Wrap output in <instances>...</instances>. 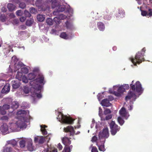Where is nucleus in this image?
Returning <instances> with one entry per match:
<instances>
[{
	"mask_svg": "<svg viewBox=\"0 0 152 152\" xmlns=\"http://www.w3.org/2000/svg\"><path fill=\"white\" fill-rule=\"evenodd\" d=\"M21 79V81H22L23 83H26L28 82V79L25 75H23Z\"/></svg>",
	"mask_w": 152,
	"mask_h": 152,
	"instance_id": "38",
	"label": "nucleus"
},
{
	"mask_svg": "<svg viewBox=\"0 0 152 152\" xmlns=\"http://www.w3.org/2000/svg\"><path fill=\"white\" fill-rule=\"evenodd\" d=\"M133 83L134 81L133 80L132 82V84L130 85L131 89L133 91H136L137 92L139 93L143 91L141 85L139 81H137L134 84H133Z\"/></svg>",
	"mask_w": 152,
	"mask_h": 152,
	"instance_id": "6",
	"label": "nucleus"
},
{
	"mask_svg": "<svg viewBox=\"0 0 152 152\" xmlns=\"http://www.w3.org/2000/svg\"><path fill=\"white\" fill-rule=\"evenodd\" d=\"M110 132L112 135H115L120 130V127L115 124L114 121H112L110 124Z\"/></svg>",
	"mask_w": 152,
	"mask_h": 152,
	"instance_id": "7",
	"label": "nucleus"
},
{
	"mask_svg": "<svg viewBox=\"0 0 152 152\" xmlns=\"http://www.w3.org/2000/svg\"><path fill=\"white\" fill-rule=\"evenodd\" d=\"M35 12H37V10H30V12L31 13H34Z\"/></svg>",
	"mask_w": 152,
	"mask_h": 152,
	"instance_id": "60",
	"label": "nucleus"
},
{
	"mask_svg": "<svg viewBox=\"0 0 152 152\" xmlns=\"http://www.w3.org/2000/svg\"><path fill=\"white\" fill-rule=\"evenodd\" d=\"M26 6V4L24 2L20 3L19 5V7L22 9H24Z\"/></svg>",
	"mask_w": 152,
	"mask_h": 152,
	"instance_id": "46",
	"label": "nucleus"
},
{
	"mask_svg": "<svg viewBox=\"0 0 152 152\" xmlns=\"http://www.w3.org/2000/svg\"><path fill=\"white\" fill-rule=\"evenodd\" d=\"M3 108H4L6 110L10 108V106L8 104H5L2 107Z\"/></svg>",
	"mask_w": 152,
	"mask_h": 152,
	"instance_id": "48",
	"label": "nucleus"
},
{
	"mask_svg": "<svg viewBox=\"0 0 152 152\" xmlns=\"http://www.w3.org/2000/svg\"><path fill=\"white\" fill-rule=\"evenodd\" d=\"M27 114V112L25 110H21L18 111L17 115L21 117L20 120H19L16 122V125L20 129L23 128L26 126V119L25 116Z\"/></svg>",
	"mask_w": 152,
	"mask_h": 152,
	"instance_id": "4",
	"label": "nucleus"
},
{
	"mask_svg": "<svg viewBox=\"0 0 152 152\" xmlns=\"http://www.w3.org/2000/svg\"><path fill=\"white\" fill-rule=\"evenodd\" d=\"M46 22L47 24L50 26L52 25L53 23V20L50 18H48L46 20Z\"/></svg>",
	"mask_w": 152,
	"mask_h": 152,
	"instance_id": "29",
	"label": "nucleus"
},
{
	"mask_svg": "<svg viewBox=\"0 0 152 152\" xmlns=\"http://www.w3.org/2000/svg\"><path fill=\"white\" fill-rule=\"evenodd\" d=\"M17 142L14 140H10V144L13 146H15L17 144Z\"/></svg>",
	"mask_w": 152,
	"mask_h": 152,
	"instance_id": "45",
	"label": "nucleus"
},
{
	"mask_svg": "<svg viewBox=\"0 0 152 152\" xmlns=\"http://www.w3.org/2000/svg\"><path fill=\"white\" fill-rule=\"evenodd\" d=\"M44 77L42 75H39L35 80L31 81L30 84L32 86L35 91H40L41 89V86L39 84H44Z\"/></svg>",
	"mask_w": 152,
	"mask_h": 152,
	"instance_id": "2",
	"label": "nucleus"
},
{
	"mask_svg": "<svg viewBox=\"0 0 152 152\" xmlns=\"http://www.w3.org/2000/svg\"><path fill=\"white\" fill-rule=\"evenodd\" d=\"M18 60V59L15 56H14L12 58V62H13L15 64V66H16V64Z\"/></svg>",
	"mask_w": 152,
	"mask_h": 152,
	"instance_id": "36",
	"label": "nucleus"
},
{
	"mask_svg": "<svg viewBox=\"0 0 152 152\" xmlns=\"http://www.w3.org/2000/svg\"><path fill=\"white\" fill-rule=\"evenodd\" d=\"M128 109L130 110H132V106H130L129 107H128Z\"/></svg>",
	"mask_w": 152,
	"mask_h": 152,
	"instance_id": "62",
	"label": "nucleus"
},
{
	"mask_svg": "<svg viewBox=\"0 0 152 152\" xmlns=\"http://www.w3.org/2000/svg\"><path fill=\"white\" fill-rule=\"evenodd\" d=\"M1 119L3 120H7L8 119V117L6 116H4L1 117Z\"/></svg>",
	"mask_w": 152,
	"mask_h": 152,
	"instance_id": "54",
	"label": "nucleus"
},
{
	"mask_svg": "<svg viewBox=\"0 0 152 152\" xmlns=\"http://www.w3.org/2000/svg\"><path fill=\"white\" fill-rule=\"evenodd\" d=\"M99 138L101 139L103 137L107 138L109 136V130L108 128L103 129L102 132H100L98 135Z\"/></svg>",
	"mask_w": 152,
	"mask_h": 152,
	"instance_id": "8",
	"label": "nucleus"
},
{
	"mask_svg": "<svg viewBox=\"0 0 152 152\" xmlns=\"http://www.w3.org/2000/svg\"><path fill=\"white\" fill-rule=\"evenodd\" d=\"M65 24L66 28L68 29L71 28L72 26V24L69 22L68 21H67L65 22Z\"/></svg>",
	"mask_w": 152,
	"mask_h": 152,
	"instance_id": "31",
	"label": "nucleus"
},
{
	"mask_svg": "<svg viewBox=\"0 0 152 152\" xmlns=\"http://www.w3.org/2000/svg\"><path fill=\"white\" fill-rule=\"evenodd\" d=\"M96 145L98 146L99 151H105L104 143H103L102 144L100 145H99L98 143H97Z\"/></svg>",
	"mask_w": 152,
	"mask_h": 152,
	"instance_id": "24",
	"label": "nucleus"
},
{
	"mask_svg": "<svg viewBox=\"0 0 152 152\" xmlns=\"http://www.w3.org/2000/svg\"><path fill=\"white\" fill-rule=\"evenodd\" d=\"M12 86L13 89H17L20 86L19 81L12 80Z\"/></svg>",
	"mask_w": 152,
	"mask_h": 152,
	"instance_id": "17",
	"label": "nucleus"
},
{
	"mask_svg": "<svg viewBox=\"0 0 152 152\" xmlns=\"http://www.w3.org/2000/svg\"><path fill=\"white\" fill-rule=\"evenodd\" d=\"M27 148L30 151H31L33 150L34 148L32 146L31 142H30L28 144Z\"/></svg>",
	"mask_w": 152,
	"mask_h": 152,
	"instance_id": "35",
	"label": "nucleus"
},
{
	"mask_svg": "<svg viewBox=\"0 0 152 152\" xmlns=\"http://www.w3.org/2000/svg\"><path fill=\"white\" fill-rule=\"evenodd\" d=\"M44 152H57V149L52 150L51 148L48 146L44 151Z\"/></svg>",
	"mask_w": 152,
	"mask_h": 152,
	"instance_id": "21",
	"label": "nucleus"
},
{
	"mask_svg": "<svg viewBox=\"0 0 152 152\" xmlns=\"http://www.w3.org/2000/svg\"><path fill=\"white\" fill-rule=\"evenodd\" d=\"M108 99L109 100V101H112L114 99L113 97L112 96H109L108 97Z\"/></svg>",
	"mask_w": 152,
	"mask_h": 152,
	"instance_id": "56",
	"label": "nucleus"
},
{
	"mask_svg": "<svg viewBox=\"0 0 152 152\" xmlns=\"http://www.w3.org/2000/svg\"><path fill=\"white\" fill-rule=\"evenodd\" d=\"M0 130L2 133L4 135L9 133L8 127L7 125L6 124H4L1 126Z\"/></svg>",
	"mask_w": 152,
	"mask_h": 152,
	"instance_id": "11",
	"label": "nucleus"
},
{
	"mask_svg": "<svg viewBox=\"0 0 152 152\" xmlns=\"http://www.w3.org/2000/svg\"><path fill=\"white\" fill-rule=\"evenodd\" d=\"M145 50V48H143L142 50V53L140 52H138L136 54L134 58L132 57H131L129 58V60L131 61L134 66H136L137 63L140 64L144 60L143 57Z\"/></svg>",
	"mask_w": 152,
	"mask_h": 152,
	"instance_id": "3",
	"label": "nucleus"
},
{
	"mask_svg": "<svg viewBox=\"0 0 152 152\" xmlns=\"http://www.w3.org/2000/svg\"><path fill=\"white\" fill-rule=\"evenodd\" d=\"M19 105L18 102L15 101L13 102L11 104V108L12 109V112L14 110L17 109L19 107Z\"/></svg>",
	"mask_w": 152,
	"mask_h": 152,
	"instance_id": "16",
	"label": "nucleus"
},
{
	"mask_svg": "<svg viewBox=\"0 0 152 152\" xmlns=\"http://www.w3.org/2000/svg\"><path fill=\"white\" fill-rule=\"evenodd\" d=\"M118 121L121 126L122 125L124 122V121L120 117H118Z\"/></svg>",
	"mask_w": 152,
	"mask_h": 152,
	"instance_id": "33",
	"label": "nucleus"
},
{
	"mask_svg": "<svg viewBox=\"0 0 152 152\" xmlns=\"http://www.w3.org/2000/svg\"><path fill=\"white\" fill-rule=\"evenodd\" d=\"M35 143H38L39 144H42L45 141V137L43 136H37L35 137L34 140Z\"/></svg>",
	"mask_w": 152,
	"mask_h": 152,
	"instance_id": "10",
	"label": "nucleus"
},
{
	"mask_svg": "<svg viewBox=\"0 0 152 152\" xmlns=\"http://www.w3.org/2000/svg\"><path fill=\"white\" fill-rule=\"evenodd\" d=\"M111 112L110 110L109 109L106 108L104 111V114L105 115L110 114Z\"/></svg>",
	"mask_w": 152,
	"mask_h": 152,
	"instance_id": "44",
	"label": "nucleus"
},
{
	"mask_svg": "<svg viewBox=\"0 0 152 152\" xmlns=\"http://www.w3.org/2000/svg\"><path fill=\"white\" fill-rule=\"evenodd\" d=\"M22 73L20 72H18L16 75V78L19 80L21 81V78L23 76Z\"/></svg>",
	"mask_w": 152,
	"mask_h": 152,
	"instance_id": "22",
	"label": "nucleus"
},
{
	"mask_svg": "<svg viewBox=\"0 0 152 152\" xmlns=\"http://www.w3.org/2000/svg\"><path fill=\"white\" fill-rule=\"evenodd\" d=\"M61 119L64 123L68 124H73L74 120V119L71 118L64 115L62 116Z\"/></svg>",
	"mask_w": 152,
	"mask_h": 152,
	"instance_id": "9",
	"label": "nucleus"
},
{
	"mask_svg": "<svg viewBox=\"0 0 152 152\" xmlns=\"http://www.w3.org/2000/svg\"><path fill=\"white\" fill-rule=\"evenodd\" d=\"M97 27L101 31H103L105 29L104 24L102 22H98L97 24Z\"/></svg>",
	"mask_w": 152,
	"mask_h": 152,
	"instance_id": "18",
	"label": "nucleus"
},
{
	"mask_svg": "<svg viewBox=\"0 0 152 152\" xmlns=\"http://www.w3.org/2000/svg\"><path fill=\"white\" fill-rule=\"evenodd\" d=\"M126 89H128L129 88V86L128 84H125L124 86H123Z\"/></svg>",
	"mask_w": 152,
	"mask_h": 152,
	"instance_id": "58",
	"label": "nucleus"
},
{
	"mask_svg": "<svg viewBox=\"0 0 152 152\" xmlns=\"http://www.w3.org/2000/svg\"><path fill=\"white\" fill-rule=\"evenodd\" d=\"M7 19V17L4 14H1L0 13V20L2 22H5Z\"/></svg>",
	"mask_w": 152,
	"mask_h": 152,
	"instance_id": "28",
	"label": "nucleus"
},
{
	"mask_svg": "<svg viewBox=\"0 0 152 152\" xmlns=\"http://www.w3.org/2000/svg\"><path fill=\"white\" fill-rule=\"evenodd\" d=\"M19 144L21 147L23 148L25 145V142L24 140L20 141L19 142Z\"/></svg>",
	"mask_w": 152,
	"mask_h": 152,
	"instance_id": "41",
	"label": "nucleus"
},
{
	"mask_svg": "<svg viewBox=\"0 0 152 152\" xmlns=\"http://www.w3.org/2000/svg\"><path fill=\"white\" fill-rule=\"evenodd\" d=\"M101 104L103 106L108 107L110 106L112 104L109 102V100L107 99H105L102 100Z\"/></svg>",
	"mask_w": 152,
	"mask_h": 152,
	"instance_id": "15",
	"label": "nucleus"
},
{
	"mask_svg": "<svg viewBox=\"0 0 152 152\" xmlns=\"http://www.w3.org/2000/svg\"><path fill=\"white\" fill-rule=\"evenodd\" d=\"M21 71L22 73L26 74L28 72V69L26 67H23L21 68Z\"/></svg>",
	"mask_w": 152,
	"mask_h": 152,
	"instance_id": "30",
	"label": "nucleus"
},
{
	"mask_svg": "<svg viewBox=\"0 0 152 152\" xmlns=\"http://www.w3.org/2000/svg\"><path fill=\"white\" fill-rule=\"evenodd\" d=\"M47 126L45 125H42L41 126V131L43 135H46L47 134V132L45 128L47 127Z\"/></svg>",
	"mask_w": 152,
	"mask_h": 152,
	"instance_id": "20",
	"label": "nucleus"
},
{
	"mask_svg": "<svg viewBox=\"0 0 152 152\" xmlns=\"http://www.w3.org/2000/svg\"><path fill=\"white\" fill-rule=\"evenodd\" d=\"M30 10H35V9L34 8V7H31L30 8Z\"/></svg>",
	"mask_w": 152,
	"mask_h": 152,
	"instance_id": "64",
	"label": "nucleus"
},
{
	"mask_svg": "<svg viewBox=\"0 0 152 152\" xmlns=\"http://www.w3.org/2000/svg\"><path fill=\"white\" fill-rule=\"evenodd\" d=\"M10 91V85H5L1 91L2 93L5 94L8 93Z\"/></svg>",
	"mask_w": 152,
	"mask_h": 152,
	"instance_id": "19",
	"label": "nucleus"
},
{
	"mask_svg": "<svg viewBox=\"0 0 152 152\" xmlns=\"http://www.w3.org/2000/svg\"><path fill=\"white\" fill-rule=\"evenodd\" d=\"M64 10H56V11H54L53 12V14L55 15H58L59 12H63Z\"/></svg>",
	"mask_w": 152,
	"mask_h": 152,
	"instance_id": "47",
	"label": "nucleus"
},
{
	"mask_svg": "<svg viewBox=\"0 0 152 152\" xmlns=\"http://www.w3.org/2000/svg\"><path fill=\"white\" fill-rule=\"evenodd\" d=\"M37 18L38 21L42 22L45 19V17L42 15L38 14L37 16Z\"/></svg>",
	"mask_w": 152,
	"mask_h": 152,
	"instance_id": "26",
	"label": "nucleus"
},
{
	"mask_svg": "<svg viewBox=\"0 0 152 152\" xmlns=\"http://www.w3.org/2000/svg\"><path fill=\"white\" fill-rule=\"evenodd\" d=\"M53 20L54 22L57 24H59L60 23V20L59 18L57 17H55L54 18Z\"/></svg>",
	"mask_w": 152,
	"mask_h": 152,
	"instance_id": "40",
	"label": "nucleus"
},
{
	"mask_svg": "<svg viewBox=\"0 0 152 152\" xmlns=\"http://www.w3.org/2000/svg\"><path fill=\"white\" fill-rule=\"evenodd\" d=\"M141 15L143 16H146L148 17L152 16V10H141Z\"/></svg>",
	"mask_w": 152,
	"mask_h": 152,
	"instance_id": "13",
	"label": "nucleus"
},
{
	"mask_svg": "<svg viewBox=\"0 0 152 152\" xmlns=\"http://www.w3.org/2000/svg\"><path fill=\"white\" fill-rule=\"evenodd\" d=\"M24 14L26 17H30L31 16V14L27 10H24Z\"/></svg>",
	"mask_w": 152,
	"mask_h": 152,
	"instance_id": "39",
	"label": "nucleus"
},
{
	"mask_svg": "<svg viewBox=\"0 0 152 152\" xmlns=\"http://www.w3.org/2000/svg\"><path fill=\"white\" fill-rule=\"evenodd\" d=\"M119 113L121 116L127 119L129 116L128 113L127 112L125 108L123 107L119 111Z\"/></svg>",
	"mask_w": 152,
	"mask_h": 152,
	"instance_id": "12",
	"label": "nucleus"
},
{
	"mask_svg": "<svg viewBox=\"0 0 152 152\" xmlns=\"http://www.w3.org/2000/svg\"><path fill=\"white\" fill-rule=\"evenodd\" d=\"M52 8H56L58 10H71L69 5H60V2L57 0H52L51 3Z\"/></svg>",
	"mask_w": 152,
	"mask_h": 152,
	"instance_id": "5",
	"label": "nucleus"
},
{
	"mask_svg": "<svg viewBox=\"0 0 152 152\" xmlns=\"http://www.w3.org/2000/svg\"><path fill=\"white\" fill-rule=\"evenodd\" d=\"M64 131L65 132L68 133L62 139V142L65 145L64 150L62 152H70L72 149V145H69L71 142L70 140L71 138H68L67 136H73L75 134V131L73 127L71 126H69L66 127H64Z\"/></svg>",
	"mask_w": 152,
	"mask_h": 152,
	"instance_id": "1",
	"label": "nucleus"
},
{
	"mask_svg": "<svg viewBox=\"0 0 152 152\" xmlns=\"http://www.w3.org/2000/svg\"><path fill=\"white\" fill-rule=\"evenodd\" d=\"M0 112L2 115H5L6 113V110L4 108H3L1 106H0Z\"/></svg>",
	"mask_w": 152,
	"mask_h": 152,
	"instance_id": "37",
	"label": "nucleus"
},
{
	"mask_svg": "<svg viewBox=\"0 0 152 152\" xmlns=\"http://www.w3.org/2000/svg\"><path fill=\"white\" fill-rule=\"evenodd\" d=\"M36 75L34 73H29L28 75V78L29 80H31L34 79Z\"/></svg>",
	"mask_w": 152,
	"mask_h": 152,
	"instance_id": "27",
	"label": "nucleus"
},
{
	"mask_svg": "<svg viewBox=\"0 0 152 152\" xmlns=\"http://www.w3.org/2000/svg\"><path fill=\"white\" fill-rule=\"evenodd\" d=\"M24 64L21 62H19L17 64V66L18 67L17 69H18L19 68L22 67L24 66Z\"/></svg>",
	"mask_w": 152,
	"mask_h": 152,
	"instance_id": "43",
	"label": "nucleus"
},
{
	"mask_svg": "<svg viewBox=\"0 0 152 152\" xmlns=\"http://www.w3.org/2000/svg\"><path fill=\"white\" fill-rule=\"evenodd\" d=\"M34 22V20L33 19L30 18L28 19L26 23V25L28 26H31Z\"/></svg>",
	"mask_w": 152,
	"mask_h": 152,
	"instance_id": "23",
	"label": "nucleus"
},
{
	"mask_svg": "<svg viewBox=\"0 0 152 152\" xmlns=\"http://www.w3.org/2000/svg\"><path fill=\"white\" fill-rule=\"evenodd\" d=\"M17 15L18 16H21L22 14V10H18L16 12Z\"/></svg>",
	"mask_w": 152,
	"mask_h": 152,
	"instance_id": "50",
	"label": "nucleus"
},
{
	"mask_svg": "<svg viewBox=\"0 0 152 152\" xmlns=\"http://www.w3.org/2000/svg\"><path fill=\"white\" fill-rule=\"evenodd\" d=\"M57 148L59 150H61L62 149L63 147L61 144L60 143H59L57 146Z\"/></svg>",
	"mask_w": 152,
	"mask_h": 152,
	"instance_id": "52",
	"label": "nucleus"
},
{
	"mask_svg": "<svg viewBox=\"0 0 152 152\" xmlns=\"http://www.w3.org/2000/svg\"><path fill=\"white\" fill-rule=\"evenodd\" d=\"M23 91L26 94H28L29 93V90L28 87L25 86L23 89Z\"/></svg>",
	"mask_w": 152,
	"mask_h": 152,
	"instance_id": "42",
	"label": "nucleus"
},
{
	"mask_svg": "<svg viewBox=\"0 0 152 152\" xmlns=\"http://www.w3.org/2000/svg\"><path fill=\"white\" fill-rule=\"evenodd\" d=\"M14 22H15V23L16 24H17L18 23V19H15L14 20Z\"/></svg>",
	"mask_w": 152,
	"mask_h": 152,
	"instance_id": "59",
	"label": "nucleus"
},
{
	"mask_svg": "<svg viewBox=\"0 0 152 152\" xmlns=\"http://www.w3.org/2000/svg\"><path fill=\"white\" fill-rule=\"evenodd\" d=\"M97 137L96 136H94L92 137L91 140V141L92 142H96L97 141Z\"/></svg>",
	"mask_w": 152,
	"mask_h": 152,
	"instance_id": "51",
	"label": "nucleus"
},
{
	"mask_svg": "<svg viewBox=\"0 0 152 152\" xmlns=\"http://www.w3.org/2000/svg\"><path fill=\"white\" fill-rule=\"evenodd\" d=\"M134 91H130L128 93V95H127L125 97L126 100L128 99H130L131 98L134 97L136 99V95L134 92Z\"/></svg>",
	"mask_w": 152,
	"mask_h": 152,
	"instance_id": "14",
	"label": "nucleus"
},
{
	"mask_svg": "<svg viewBox=\"0 0 152 152\" xmlns=\"http://www.w3.org/2000/svg\"><path fill=\"white\" fill-rule=\"evenodd\" d=\"M4 152H10V148L5 147L4 149Z\"/></svg>",
	"mask_w": 152,
	"mask_h": 152,
	"instance_id": "53",
	"label": "nucleus"
},
{
	"mask_svg": "<svg viewBox=\"0 0 152 152\" xmlns=\"http://www.w3.org/2000/svg\"><path fill=\"white\" fill-rule=\"evenodd\" d=\"M60 15L62 17H63V18H62L63 19H64L66 17V16L64 15L63 14H61V15Z\"/></svg>",
	"mask_w": 152,
	"mask_h": 152,
	"instance_id": "61",
	"label": "nucleus"
},
{
	"mask_svg": "<svg viewBox=\"0 0 152 152\" xmlns=\"http://www.w3.org/2000/svg\"><path fill=\"white\" fill-rule=\"evenodd\" d=\"M126 88L123 86H120L118 90V91L120 93H122L125 91Z\"/></svg>",
	"mask_w": 152,
	"mask_h": 152,
	"instance_id": "25",
	"label": "nucleus"
},
{
	"mask_svg": "<svg viewBox=\"0 0 152 152\" xmlns=\"http://www.w3.org/2000/svg\"><path fill=\"white\" fill-rule=\"evenodd\" d=\"M112 117L111 115H109L106 116L105 118L101 117V119L102 121L108 120L111 119L112 118Z\"/></svg>",
	"mask_w": 152,
	"mask_h": 152,
	"instance_id": "32",
	"label": "nucleus"
},
{
	"mask_svg": "<svg viewBox=\"0 0 152 152\" xmlns=\"http://www.w3.org/2000/svg\"><path fill=\"white\" fill-rule=\"evenodd\" d=\"M36 94L38 98H40L42 97V95L40 93H37Z\"/></svg>",
	"mask_w": 152,
	"mask_h": 152,
	"instance_id": "57",
	"label": "nucleus"
},
{
	"mask_svg": "<svg viewBox=\"0 0 152 152\" xmlns=\"http://www.w3.org/2000/svg\"><path fill=\"white\" fill-rule=\"evenodd\" d=\"M91 152H98L97 148L95 146H93L91 150Z\"/></svg>",
	"mask_w": 152,
	"mask_h": 152,
	"instance_id": "49",
	"label": "nucleus"
},
{
	"mask_svg": "<svg viewBox=\"0 0 152 152\" xmlns=\"http://www.w3.org/2000/svg\"><path fill=\"white\" fill-rule=\"evenodd\" d=\"M60 37H61L65 39H66L68 38L67 34L65 32H62L60 34Z\"/></svg>",
	"mask_w": 152,
	"mask_h": 152,
	"instance_id": "34",
	"label": "nucleus"
},
{
	"mask_svg": "<svg viewBox=\"0 0 152 152\" xmlns=\"http://www.w3.org/2000/svg\"><path fill=\"white\" fill-rule=\"evenodd\" d=\"M113 50L115 51V50H116L117 49V48L115 46L113 47Z\"/></svg>",
	"mask_w": 152,
	"mask_h": 152,
	"instance_id": "63",
	"label": "nucleus"
},
{
	"mask_svg": "<svg viewBox=\"0 0 152 152\" xmlns=\"http://www.w3.org/2000/svg\"><path fill=\"white\" fill-rule=\"evenodd\" d=\"M26 19V17H21L20 18V20L21 22H23Z\"/></svg>",
	"mask_w": 152,
	"mask_h": 152,
	"instance_id": "55",
	"label": "nucleus"
}]
</instances>
